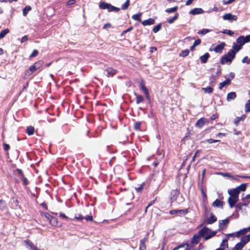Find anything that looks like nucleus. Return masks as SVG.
<instances>
[{"instance_id":"obj_19","label":"nucleus","mask_w":250,"mask_h":250,"mask_svg":"<svg viewBox=\"0 0 250 250\" xmlns=\"http://www.w3.org/2000/svg\"><path fill=\"white\" fill-rule=\"evenodd\" d=\"M216 220H217L216 217L213 214H211L210 215V217L207 220V223L211 224L213 223L215 221H216Z\"/></svg>"},{"instance_id":"obj_48","label":"nucleus","mask_w":250,"mask_h":250,"mask_svg":"<svg viewBox=\"0 0 250 250\" xmlns=\"http://www.w3.org/2000/svg\"><path fill=\"white\" fill-rule=\"evenodd\" d=\"M207 141L209 144H212V143H214L216 142H218L219 141V140H213L212 139H208Z\"/></svg>"},{"instance_id":"obj_50","label":"nucleus","mask_w":250,"mask_h":250,"mask_svg":"<svg viewBox=\"0 0 250 250\" xmlns=\"http://www.w3.org/2000/svg\"><path fill=\"white\" fill-rule=\"evenodd\" d=\"M228 221L227 220H222L219 222L220 227H221L222 225H225L228 224Z\"/></svg>"},{"instance_id":"obj_39","label":"nucleus","mask_w":250,"mask_h":250,"mask_svg":"<svg viewBox=\"0 0 250 250\" xmlns=\"http://www.w3.org/2000/svg\"><path fill=\"white\" fill-rule=\"evenodd\" d=\"M26 243L30 247L31 250H39L37 249L31 242L29 241H26Z\"/></svg>"},{"instance_id":"obj_55","label":"nucleus","mask_w":250,"mask_h":250,"mask_svg":"<svg viewBox=\"0 0 250 250\" xmlns=\"http://www.w3.org/2000/svg\"><path fill=\"white\" fill-rule=\"evenodd\" d=\"M84 219L87 221H92L93 217L91 215H88L84 217Z\"/></svg>"},{"instance_id":"obj_30","label":"nucleus","mask_w":250,"mask_h":250,"mask_svg":"<svg viewBox=\"0 0 250 250\" xmlns=\"http://www.w3.org/2000/svg\"><path fill=\"white\" fill-rule=\"evenodd\" d=\"M210 31H211V30L209 29H203L202 30L199 31L197 32V33L199 35H204L210 32Z\"/></svg>"},{"instance_id":"obj_11","label":"nucleus","mask_w":250,"mask_h":250,"mask_svg":"<svg viewBox=\"0 0 250 250\" xmlns=\"http://www.w3.org/2000/svg\"><path fill=\"white\" fill-rule=\"evenodd\" d=\"M208 121L205 118H201L195 124V126L198 127H202L205 124L207 123Z\"/></svg>"},{"instance_id":"obj_42","label":"nucleus","mask_w":250,"mask_h":250,"mask_svg":"<svg viewBox=\"0 0 250 250\" xmlns=\"http://www.w3.org/2000/svg\"><path fill=\"white\" fill-rule=\"evenodd\" d=\"M189 54V51L188 50H185L181 52L180 55L183 57H185L188 56Z\"/></svg>"},{"instance_id":"obj_64","label":"nucleus","mask_w":250,"mask_h":250,"mask_svg":"<svg viewBox=\"0 0 250 250\" xmlns=\"http://www.w3.org/2000/svg\"><path fill=\"white\" fill-rule=\"evenodd\" d=\"M169 213L170 214H177V210H172L170 211Z\"/></svg>"},{"instance_id":"obj_26","label":"nucleus","mask_w":250,"mask_h":250,"mask_svg":"<svg viewBox=\"0 0 250 250\" xmlns=\"http://www.w3.org/2000/svg\"><path fill=\"white\" fill-rule=\"evenodd\" d=\"M246 117V116L245 115H243L240 117L236 118L234 121V124L237 125L240 121L244 120Z\"/></svg>"},{"instance_id":"obj_37","label":"nucleus","mask_w":250,"mask_h":250,"mask_svg":"<svg viewBox=\"0 0 250 250\" xmlns=\"http://www.w3.org/2000/svg\"><path fill=\"white\" fill-rule=\"evenodd\" d=\"M31 9L30 6H26L23 10V14L24 16H26L27 13Z\"/></svg>"},{"instance_id":"obj_33","label":"nucleus","mask_w":250,"mask_h":250,"mask_svg":"<svg viewBox=\"0 0 250 250\" xmlns=\"http://www.w3.org/2000/svg\"><path fill=\"white\" fill-rule=\"evenodd\" d=\"M244 246L243 245V244L242 243H240L239 242L235 245L233 250H242V249L244 247Z\"/></svg>"},{"instance_id":"obj_7","label":"nucleus","mask_w":250,"mask_h":250,"mask_svg":"<svg viewBox=\"0 0 250 250\" xmlns=\"http://www.w3.org/2000/svg\"><path fill=\"white\" fill-rule=\"evenodd\" d=\"M228 249V243L227 239H224L222 240V243L220 245L219 248L216 250H227Z\"/></svg>"},{"instance_id":"obj_5","label":"nucleus","mask_w":250,"mask_h":250,"mask_svg":"<svg viewBox=\"0 0 250 250\" xmlns=\"http://www.w3.org/2000/svg\"><path fill=\"white\" fill-rule=\"evenodd\" d=\"M250 231V227L248 228L243 229L235 233L229 234L230 236H234L239 237L240 235H245Z\"/></svg>"},{"instance_id":"obj_51","label":"nucleus","mask_w":250,"mask_h":250,"mask_svg":"<svg viewBox=\"0 0 250 250\" xmlns=\"http://www.w3.org/2000/svg\"><path fill=\"white\" fill-rule=\"evenodd\" d=\"M184 245H181V246H179L178 247L175 248L173 250H178L179 249H182V250H187V249H184Z\"/></svg>"},{"instance_id":"obj_56","label":"nucleus","mask_w":250,"mask_h":250,"mask_svg":"<svg viewBox=\"0 0 250 250\" xmlns=\"http://www.w3.org/2000/svg\"><path fill=\"white\" fill-rule=\"evenodd\" d=\"M244 39L245 40L246 43L250 42V35L247 36L246 37H244Z\"/></svg>"},{"instance_id":"obj_4","label":"nucleus","mask_w":250,"mask_h":250,"mask_svg":"<svg viewBox=\"0 0 250 250\" xmlns=\"http://www.w3.org/2000/svg\"><path fill=\"white\" fill-rule=\"evenodd\" d=\"M42 64L41 61L36 62L32 65L30 66L29 69L26 71L25 75L26 76H30L32 73L41 67Z\"/></svg>"},{"instance_id":"obj_49","label":"nucleus","mask_w":250,"mask_h":250,"mask_svg":"<svg viewBox=\"0 0 250 250\" xmlns=\"http://www.w3.org/2000/svg\"><path fill=\"white\" fill-rule=\"evenodd\" d=\"M141 126V123L140 122H137L134 125V127L135 129L138 130L139 129Z\"/></svg>"},{"instance_id":"obj_14","label":"nucleus","mask_w":250,"mask_h":250,"mask_svg":"<svg viewBox=\"0 0 250 250\" xmlns=\"http://www.w3.org/2000/svg\"><path fill=\"white\" fill-rule=\"evenodd\" d=\"M204 11L200 8H196L190 11L189 13L192 15L202 14Z\"/></svg>"},{"instance_id":"obj_21","label":"nucleus","mask_w":250,"mask_h":250,"mask_svg":"<svg viewBox=\"0 0 250 250\" xmlns=\"http://www.w3.org/2000/svg\"><path fill=\"white\" fill-rule=\"evenodd\" d=\"M200 237L201 236H200L199 234L194 235L192 239V243L197 244L200 241Z\"/></svg>"},{"instance_id":"obj_12","label":"nucleus","mask_w":250,"mask_h":250,"mask_svg":"<svg viewBox=\"0 0 250 250\" xmlns=\"http://www.w3.org/2000/svg\"><path fill=\"white\" fill-rule=\"evenodd\" d=\"M225 46V42H221L220 44L217 45L214 49V51L216 53H221Z\"/></svg>"},{"instance_id":"obj_59","label":"nucleus","mask_w":250,"mask_h":250,"mask_svg":"<svg viewBox=\"0 0 250 250\" xmlns=\"http://www.w3.org/2000/svg\"><path fill=\"white\" fill-rule=\"evenodd\" d=\"M3 147H4V149L5 150H8L10 148L9 146L8 145H7V144H4L3 145Z\"/></svg>"},{"instance_id":"obj_34","label":"nucleus","mask_w":250,"mask_h":250,"mask_svg":"<svg viewBox=\"0 0 250 250\" xmlns=\"http://www.w3.org/2000/svg\"><path fill=\"white\" fill-rule=\"evenodd\" d=\"M242 46L238 44H234L233 46V50H234L236 53L241 49Z\"/></svg>"},{"instance_id":"obj_28","label":"nucleus","mask_w":250,"mask_h":250,"mask_svg":"<svg viewBox=\"0 0 250 250\" xmlns=\"http://www.w3.org/2000/svg\"><path fill=\"white\" fill-rule=\"evenodd\" d=\"M202 90L206 93H211L213 92V89L211 87H204Z\"/></svg>"},{"instance_id":"obj_22","label":"nucleus","mask_w":250,"mask_h":250,"mask_svg":"<svg viewBox=\"0 0 250 250\" xmlns=\"http://www.w3.org/2000/svg\"><path fill=\"white\" fill-rule=\"evenodd\" d=\"M249 236L248 235L242 237L241 239L240 243H242L244 246H245L249 241H250Z\"/></svg>"},{"instance_id":"obj_23","label":"nucleus","mask_w":250,"mask_h":250,"mask_svg":"<svg viewBox=\"0 0 250 250\" xmlns=\"http://www.w3.org/2000/svg\"><path fill=\"white\" fill-rule=\"evenodd\" d=\"M146 242V239H144L141 241L139 247L140 250H145L146 249V246L145 244Z\"/></svg>"},{"instance_id":"obj_17","label":"nucleus","mask_w":250,"mask_h":250,"mask_svg":"<svg viewBox=\"0 0 250 250\" xmlns=\"http://www.w3.org/2000/svg\"><path fill=\"white\" fill-rule=\"evenodd\" d=\"M49 222L53 226H61V225H58V220L54 217H51Z\"/></svg>"},{"instance_id":"obj_53","label":"nucleus","mask_w":250,"mask_h":250,"mask_svg":"<svg viewBox=\"0 0 250 250\" xmlns=\"http://www.w3.org/2000/svg\"><path fill=\"white\" fill-rule=\"evenodd\" d=\"M202 194H203V201L204 202H205L207 199V195L203 190H202Z\"/></svg>"},{"instance_id":"obj_31","label":"nucleus","mask_w":250,"mask_h":250,"mask_svg":"<svg viewBox=\"0 0 250 250\" xmlns=\"http://www.w3.org/2000/svg\"><path fill=\"white\" fill-rule=\"evenodd\" d=\"M9 30L8 29H5L1 31L0 33V39H2L4 36L9 33Z\"/></svg>"},{"instance_id":"obj_35","label":"nucleus","mask_w":250,"mask_h":250,"mask_svg":"<svg viewBox=\"0 0 250 250\" xmlns=\"http://www.w3.org/2000/svg\"><path fill=\"white\" fill-rule=\"evenodd\" d=\"M178 9V7L175 6L173 8H168L165 11L167 13H172V12H176Z\"/></svg>"},{"instance_id":"obj_18","label":"nucleus","mask_w":250,"mask_h":250,"mask_svg":"<svg viewBox=\"0 0 250 250\" xmlns=\"http://www.w3.org/2000/svg\"><path fill=\"white\" fill-rule=\"evenodd\" d=\"M237 43L242 46L245 43V40L244 39V37L240 36L236 40Z\"/></svg>"},{"instance_id":"obj_2","label":"nucleus","mask_w":250,"mask_h":250,"mask_svg":"<svg viewBox=\"0 0 250 250\" xmlns=\"http://www.w3.org/2000/svg\"><path fill=\"white\" fill-rule=\"evenodd\" d=\"M236 52L233 50H230L227 54L222 56L221 59L222 64L230 63L232 60L234 58Z\"/></svg>"},{"instance_id":"obj_25","label":"nucleus","mask_w":250,"mask_h":250,"mask_svg":"<svg viewBox=\"0 0 250 250\" xmlns=\"http://www.w3.org/2000/svg\"><path fill=\"white\" fill-rule=\"evenodd\" d=\"M247 187V184H242L239 186L236 187L235 188L237 189L239 192H240L241 191H245Z\"/></svg>"},{"instance_id":"obj_54","label":"nucleus","mask_w":250,"mask_h":250,"mask_svg":"<svg viewBox=\"0 0 250 250\" xmlns=\"http://www.w3.org/2000/svg\"><path fill=\"white\" fill-rule=\"evenodd\" d=\"M201 42V40L198 39V40H196L194 42L193 44L194 45V46H196L198 45L199 44H200Z\"/></svg>"},{"instance_id":"obj_1","label":"nucleus","mask_w":250,"mask_h":250,"mask_svg":"<svg viewBox=\"0 0 250 250\" xmlns=\"http://www.w3.org/2000/svg\"><path fill=\"white\" fill-rule=\"evenodd\" d=\"M216 233V231H213L207 227H204L203 229L199 230L200 236L203 237L206 240L214 236Z\"/></svg>"},{"instance_id":"obj_15","label":"nucleus","mask_w":250,"mask_h":250,"mask_svg":"<svg viewBox=\"0 0 250 250\" xmlns=\"http://www.w3.org/2000/svg\"><path fill=\"white\" fill-rule=\"evenodd\" d=\"M142 22V24L144 25V26H146V25H152V24H153L155 22V21L154 19H151V18H149L147 20H145L143 21H141Z\"/></svg>"},{"instance_id":"obj_13","label":"nucleus","mask_w":250,"mask_h":250,"mask_svg":"<svg viewBox=\"0 0 250 250\" xmlns=\"http://www.w3.org/2000/svg\"><path fill=\"white\" fill-rule=\"evenodd\" d=\"M141 86L142 90H143V91L146 95V98L148 100H150V97L149 95V92H148V89L145 87V84L143 83H141Z\"/></svg>"},{"instance_id":"obj_61","label":"nucleus","mask_w":250,"mask_h":250,"mask_svg":"<svg viewBox=\"0 0 250 250\" xmlns=\"http://www.w3.org/2000/svg\"><path fill=\"white\" fill-rule=\"evenodd\" d=\"M200 152V151L199 150H197L196 152H195L194 155L193 156V158H192V161H194L195 160V159L196 158V157L197 156V154L199 153Z\"/></svg>"},{"instance_id":"obj_46","label":"nucleus","mask_w":250,"mask_h":250,"mask_svg":"<svg viewBox=\"0 0 250 250\" xmlns=\"http://www.w3.org/2000/svg\"><path fill=\"white\" fill-rule=\"evenodd\" d=\"M222 32L225 34H227L230 36H231L234 34L233 32L229 30H225Z\"/></svg>"},{"instance_id":"obj_38","label":"nucleus","mask_w":250,"mask_h":250,"mask_svg":"<svg viewBox=\"0 0 250 250\" xmlns=\"http://www.w3.org/2000/svg\"><path fill=\"white\" fill-rule=\"evenodd\" d=\"M178 17V14L176 13L173 17L168 20V22L169 23H172L175 20L177 19Z\"/></svg>"},{"instance_id":"obj_47","label":"nucleus","mask_w":250,"mask_h":250,"mask_svg":"<svg viewBox=\"0 0 250 250\" xmlns=\"http://www.w3.org/2000/svg\"><path fill=\"white\" fill-rule=\"evenodd\" d=\"M243 63H246L247 64L250 63V58L249 59L248 57H245L242 60Z\"/></svg>"},{"instance_id":"obj_8","label":"nucleus","mask_w":250,"mask_h":250,"mask_svg":"<svg viewBox=\"0 0 250 250\" xmlns=\"http://www.w3.org/2000/svg\"><path fill=\"white\" fill-rule=\"evenodd\" d=\"M228 193L230 196L232 197H235L238 199V196L240 193L239 191L236 189L235 188L231 189H229L228 190Z\"/></svg>"},{"instance_id":"obj_27","label":"nucleus","mask_w":250,"mask_h":250,"mask_svg":"<svg viewBox=\"0 0 250 250\" xmlns=\"http://www.w3.org/2000/svg\"><path fill=\"white\" fill-rule=\"evenodd\" d=\"M236 96V93L235 92H230L227 95V100L228 101L230 100H233L235 98Z\"/></svg>"},{"instance_id":"obj_41","label":"nucleus","mask_w":250,"mask_h":250,"mask_svg":"<svg viewBox=\"0 0 250 250\" xmlns=\"http://www.w3.org/2000/svg\"><path fill=\"white\" fill-rule=\"evenodd\" d=\"M144 101V98L141 95H138L136 97V102L137 104H139L141 102H143Z\"/></svg>"},{"instance_id":"obj_58","label":"nucleus","mask_w":250,"mask_h":250,"mask_svg":"<svg viewBox=\"0 0 250 250\" xmlns=\"http://www.w3.org/2000/svg\"><path fill=\"white\" fill-rule=\"evenodd\" d=\"M28 40V38L26 36L23 37L21 39V42H24Z\"/></svg>"},{"instance_id":"obj_45","label":"nucleus","mask_w":250,"mask_h":250,"mask_svg":"<svg viewBox=\"0 0 250 250\" xmlns=\"http://www.w3.org/2000/svg\"><path fill=\"white\" fill-rule=\"evenodd\" d=\"M187 213V210H177V213L179 215H185Z\"/></svg>"},{"instance_id":"obj_24","label":"nucleus","mask_w":250,"mask_h":250,"mask_svg":"<svg viewBox=\"0 0 250 250\" xmlns=\"http://www.w3.org/2000/svg\"><path fill=\"white\" fill-rule=\"evenodd\" d=\"M142 15V13H140L137 14H134V15H132V18L134 20L138 21L141 22L142 21H141V17Z\"/></svg>"},{"instance_id":"obj_29","label":"nucleus","mask_w":250,"mask_h":250,"mask_svg":"<svg viewBox=\"0 0 250 250\" xmlns=\"http://www.w3.org/2000/svg\"><path fill=\"white\" fill-rule=\"evenodd\" d=\"M230 83V81L229 79H227L226 81H225L224 82L220 83L219 87V89H222L224 86H225V85H226L227 84H229Z\"/></svg>"},{"instance_id":"obj_60","label":"nucleus","mask_w":250,"mask_h":250,"mask_svg":"<svg viewBox=\"0 0 250 250\" xmlns=\"http://www.w3.org/2000/svg\"><path fill=\"white\" fill-rule=\"evenodd\" d=\"M74 3H75L74 0H69L67 2V5H72V4H73Z\"/></svg>"},{"instance_id":"obj_9","label":"nucleus","mask_w":250,"mask_h":250,"mask_svg":"<svg viewBox=\"0 0 250 250\" xmlns=\"http://www.w3.org/2000/svg\"><path fill=\"white\" fill-rule=\"evenodd\" d=\"M238 199L235 197L230 196L228 199V203L230 208H232L234 205L237 202Z\"/></svg>"},{"instance_id":"obj_63","label":"nucleus","mask_w":250,"mask_h":250,"mask_svg":"<svg viewBox=\"0 0 250 250\" xmlns=\"http://www.w3.org/2000/svg\"><path fill=\"white\" fill-rule=\"evenodd\" d=\"M194 0H188L186 1V4L187 5H190L192 3V1H194Z\"/></svg>"},{"instance_id":"obj_20","label":"nucleus","mask_w":250,"mask_h":250,"mask_svg":"<svg viewBox=\"0 0 250 250\" xmlns=\"http://www.w3.org/2000/svg\"><path fill=\"white\" fill-rule=\"evenodd\" d=\"M209 57V55L208 53H205L204 55L200 57L201 62L202 63H206L207 62Z\"/></svg>"},{"instance_id":"obj_3","label":"nucleus","mask_w":250,"mask_h":250,"mask_svg":"<svg viewBox=\"0 0 250 250\" xmlns=\"http://www.w3.org/2000/svg\"><path fill=\"white\" fill-rule=\"evenodd\" d=\"M99 7L101 9H107L108 12H118L120 10L119 8L115 7L110 3H108L105 2H100L99 3Z\"/></svg>"},{"instance_id":"obj_16","label":"nucleus","mask_w":250,"mask_h":250,"mask_svg":"<svg viewBox=\"0 0 250 250\" xmlns=\"http://www.w3.org/2000/svg\"><path fill=\"white\" fill-rule=\"evenodd\" d=\"M224 203L219 200L216 199L213 203L212 206L214 207L222 208Z\"/></svg>"},{"instance_id":"obj_52","label":"nucleus","mask_w":250,"mask_h":250,"mask_svg":"<svg viewBox=\"0 0 250 250\" xmlns=\"http://www.w3.org/2000/svg\"><path fill=\"white\" fill-rule=\"evenodd\" d=\"M110 27H111V24L109 23H105L103 26L104 29H108Z\"/></svg>"},{"instance_id":"obj_62","label":"nucleus","mask_w":250,"mask_h":250,"mask_svg":"<svg viewBox=\"0 0 250 250\" xmlns=\"http://www.w3.org/2000/svg\"><path fill=\"white\" fill-rule=\"evenodd\" d=\"M75 218L78 220H81L83 218V217L82 215L79 214L78 216H76Z\"/></svg>"},{"instance_id":"obj_10","label":"nucleus","mask_w":250,"mask_h":250,"mask_svg":"<svg viewBox=\"0 0 250 250\" xmlns=\"http://www.w3.org/2000/svg\"><path fill=\"white\" fill-rule=\"evenodd\" d=\"M116 73V70L112 68H108L104 71V74L108 76H113Z\"/></svg>"},{"instance_id":"obj_43","label":"nucleus","mask_w":250,"mask_h":250,"mask_svg":"<svg viewBox=\"0 0 250 250\" xmlns=\"http://www.w3.org/2000/svg\"><path fill=\"white\" fill-rule=\"evenodd\" d=\"M161 24L157 25L153 28V31L154 33H157L161 29Z\"/></svg>"},{"instance_id":"obj_32","label":"nucleus","mask_w":250,"mask_h":250,"mask_svg":"<svg viewBox=\"0 0 250 250\" xmlns=\"http://www.w3.org/2000/svg\"><path fill=\"white\" fill-rule=\"evenodd\" d=\"M26 131L28 135H32L34 133V128L32 126H28L26 128Z\"/></svg>"},{"instance_id":"obj_40","label":"nucleus","mask_w":250,"mask_h":250,"mask_svg":"<svg viewBox=\"0 0 250 250\" xmlns=\"http://www.w3.org/2000/svg\"><path fill=\"white\" fill-rule=\"evenodd\" d=\"M129 5V0H127L126 1L124 4L122 6V9L123 10H125L128 8V6Z\"/></svg>"},{"instance_id":"obj_36","label":"nucleus","mask_w":250,"mask_h":250,"mask_svg":"<svg viewBox=\"0 0 250 250\" xmlns=\"http://www.w3.org/2000/svg\"><path fill=\"white\" fill-rule=\"evenodd\" d=\"M245 111L249 112L250 111V100H249L245 105Z\"/></svg>"},{"instance_id":"obj_6","label":"nucleus","mask_w":250,"mask_h":250,"mask_svg":"<svg viewBox=\"0 0 250 250\" xmlns=\"http://www.w3.org/2000/svg\"><path fill=\"white\" fill-rule=\"evenodd\" d=\"M223 19L224 20L236 21L237 17L236 16L232 15L230 13H227L223 16Z\"/></svg>"},{"instance_id":"obj_44","label":"nucleus","mask_w":250,"mask_h":250,"mask_svg":"<svg viewBox=\"0 0 250 250\" xmlns=\"http://www.w3.org/2000/svg\"><path fill=\"white\" fill-rule=\"evenodd\" d=\"M39 54L38 51L37 50H34L32 54L30 55L29 58H32L36 57Z\"/></svg>"},{"instance_id":"obj_57","label":"nucleus","mask_w":250,"mask_h":250,"mask_svg":"<svg viewBox=\"0 0 250 250\" xmlns=\"http://www.w3.org/2000/svg\"><path fill=\"white\" fill-rule=\"evenodd\" d=\"M44 217L47 218L49 221L50 220V218L51 217H52V216H51L48 213H44Z\"/></svg>"}]
</instances>
